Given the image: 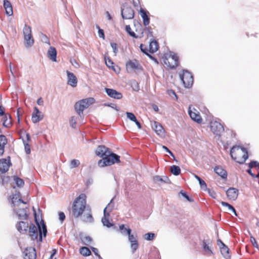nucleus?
Instances as JSON below:
<instances>
[{
    "mask_svg": "<svg viewBox=\"0 0 259 259\" xmlns=\"http://www.w3.org/2000/svg\"><path fill=\"white\" fill-rule=\"evenodd\" d=\"M87 208L86 196L84 194H81L73 202L72 208V214L75 218L80 217Z\"/></svg>",
    "mask_w": 259,
    "mask_h": 259,
    "instance_id": "nucleus-1",
    "label": "nucleus"
},
{
    "mask_svg": "<svg viewBox=\"0 0 259 259\" xmlns=\"http://www.w3.org/2000/svg\"><path fill=\"white\" fill-rule=\"evenodd\" d=\"M230 154L232 158L237 163L242 164L248 158V152L242 147L235 146H233L230 151Z\"/></svg>",
    "mask_w": 259,
    "mask_h": 259,
    "instance_id": "nucleus-2",
    "label": "nucleus"
},
{
    "mask_svg": "<svg viewBox=\"0 0 259 259\" xmlns=\"http://www.w3.org/2000/svg\"><path fill=\"white\" fill-rule=\"evenodd\" d=\"M119 162L120 156L115 153H111L110 151L103 158L98 161V165L100 167H103Z\"/></svg>",
    "mask_w": 259,
    "mask_h": 259,
    "instance_id": "nucleus-3",
    "label": "nucleus"
},
{
    "mask_svg": "<svg viewBox=\"0 0 259 259\" xmlns=\"http://www.w3.org/2000/svg\"><path fill=\"white\" fill-rule=\"evenodd\" d=\"M162 60L163 65L168 68H174L179 64L178 57L173 52H169V54L165 55Z\"/></svg>",
    "mask_w": 259,
    "mask_h": 259,
    "instance_id": "nucleus-4",
    "label": "nucleus"
},
{
    "mask_svg": "<svg viewBox=\"0 0 259 259\" xmlns=\"http://www.w3.org/2000/svg\"><path fill=\"white\" fill-rule=\"evenodd\" d=\"M95 100L93 98H89L84 99H82L79 102L76 103L74 107L78 114L81 116L82 114L83 110L88 107L94 103Z\"/></svg>",
    "mask_w": 259,
    "mask_h": 259,
    "instance_id": "nucleus-5",
    "label": "nucleus"
},
{
    "mask_svg": "<svg viewBox=\"0 0 259 259\" xmlns=\"http://www.w3.org/2000/svg\"><path fill=\"white\" fill-rule=\"evenodd\" d=\"M23 32L25 46L26 48H30L34 43L31 27L28 25H25Z\"/></svg>",
    "mask_w": 259,
    "mask_h": 259,
    "instance_id": "nucleus-6",
    "label": "nucleus"
},
{
    "mask_svg": "<svg viewBox=\"0 0 259 259\" xmlns=\"http://www.w3.org/2000/svg\"><path fill=\"white\" fill-rule=\"evenodd\" d=\"M33 209L34 211L35 221L36 225H37L39 230V241L41 242L42 235L45 237L46 236L47 232V227L44 223V221L41 219L39 220V219L37 217L36 213L34 207H33Z\"/></svg>",
    "mask_w": 259,
    "mask_h": 259,
    "instance_id": "nucleus-7",
    "label": "nucleus"
},
{
    "mask_svg": "<svg viewBox=\"0 0 259 259\" xmlns=\"http://www.w3.org/2000/svg\"><path fill=\"white\" fill-rule=\"evenodd\" d=\"M181 80L182 81L185 88H190L193 82V76L189 72L184 70L182 74H180Z\"/></svg>",
    "mask_w": 259,
    "mask_h": 259,
    "instance_id": "nucleus-8",
    "label": "nucleus"
},
{
    "mask_svg": "<svg viewBox=\"0 0 259 259\" xmlns=\"http://www.w3.org/2000/svg\"><path fill=\"white\" fill-rule=\"evenodd\" d=\"M121 15L124 19H132L134 17V11L131 7L124 5L121 10Z\"/></svg>",
    "mask_w": 259,
    "mask_h": 259,
    "instance_id": "nucleus-9",
    "label": "nucleus"
},
{
    "mask_svg": "<svg viewBox=\"0 0 259 259\" xmlns=\"http://www.w3.org/2000/svg\"><path fill=\"white\" fill-rule=\"evenodd\" d=\"M28 209L27 207H26L24 208L22 206V205H19V206L15 208H13L14 211L18 216L19 219L20 220H25L27 218Z\"/></svg>",
    "mask_w": 259,
    "mask_h": 259,
    "instance_id": "nucleus-10",
    "label": "nucleus"
},
{
    "mask_svg": "<svg viewBox=\"0 0 259 259\" xmlns=\"http://www.w3.org/2000/svg\"><path fill=\"white\" fill-rule=\"evenodd\" d=\"M11 204L13 208L19 206L20 205L26 204V202L22 200L21 194L19 192L11 197Z\"/></svg>",
    "mask_w": 259,
    "mask_h": 259,
    "instance_id": "nucleus-11",
    "label": "nucleus"
},
{
    "mask_svg": "<svg viewBox=\"0 0 259 259\" xmlns=\"http://www.w3.org/2000/svg\"><path fill=\"white\" fill-rule=\"evenodd\" d=\"M210 128L212 132L216 135H220L224 130L223 125L216 121H212L210 122Z\"/></svg>",
    "mask_w": 259,
    "mask_h": 259,
    "instance_id": "nucleus-12",
    "label": "nucleus"
},
{
    "mask_svg": "<svg viewBox=\"0 0 259 259\" xmlns=\"http://www.w3.org/2000/svg\"><path fill=\"white\" fill-rule=\"evenodd\" d=\"M189 114L191 118L194 121L198 123H201L202 121V119L200 116L199 112L195 109L193 108L191 109V107H189Z\"/></svg>",
    "mask_w": 259,
    "mask_h": 259,
    "instance_id": "nucleus-13",
    "label": "nucleus"
},
{
    "mask_svg": "<svg viewBox=\"0 0 259 259\" xmlns=\"http://www.w3.org/2000/svg\"><path fill=\"white\" fill-rule=\"evenodd\" d=\"M80 217L81 220L84 223L90 224L94 222V218L92 214L91 209L89 207L87 208Z\"/></svg>",
    "mask_w": 259,
    "mask_h": 259,
    "instance_id": "nucleus-14",
    "label": "nucleus"
},
{
    "mask_svg": "<svg viewBox=\"0 0 259 259\" xmlns=\"http://www.w3.org/2000/svg\"><path fill=\"white\" fill-rule=\"evenodd\" d=\"M8 159L5 158L0 159V172L2 173L6 172L11 165L10 157L8 156Z\"/></svg>",
    "mask_w": 259,
    "mask_h": 259,
    "instance_id": "nucleus-15",
    "label": "nucleus"
},
{
    "mask_svg": "<svg viewBox=\"0 0 259 259\" xmlns=\"http://www.w3.org/2000/svg\"><path fill=\"white\" fill-rule=\"evenodd\" d=\"M44 118V114L37 107H34V112L32 114L31 120L34 123H36L41 120Z\"/></svg>",
    "mask_w": 259,
    "mask_h": 259,
    "instance_id": "nucleus-16",
    "label": "nucleus"
},
{
    "mask_svg": "<svg viewBox=\"0 0 259 259\" xmlns=\"http://www.w3.org/2000/svg\"><path fill=\"white\" fill-rule=\"evenodd\" d=\"M24 259H36V253L35 249L32 247L26 248L24 252Z\"/></svg>",
    "mask_w": 259,
    "mask_h": 259,
    "instance_id": "nucleus-17",
    "label": "nucleus"
},
{
    "mask_svg": "<svg viewBox=\"0 0 259 259\" xmlns=\"http://www.w3.org/2000/svg\"><path fill=\"white\" fill-rule=\"evenodd\" d=\"M109 152H110V150L108 148L104 145H99L97 148L95 153L98 156L103 158L107 154H109Z\"/></svg>",
    "mask_w": 259,
    "mask_h": 259,
    "instance_id": "nucleus-18",
    "label": "nucleus"
},
{
    "mask_svg": "<svg viewBox=\"0 0 259 259\" xmlns=\"http://www.w3.org/2000/svg\"><path fill=\"white\" fill-rule=\"evenodd\" d=\"M126 68L128 72L141 69V67L137 61H129L126 64Z\"/></svg>",
    "mask_w": 259,
    "mask_h": 259,
    "instance_id": "nucleus-19",
    "label": "nucleus"
},
{
    "mask_svg": "<svg viewBox=\"0 0 259 259\" xmlns=\"http://www.w3.org/2000/svg\"><path fill=\"white\" fill-rule=\"evenodd\" d=\"M67 76V83L72 87H76L77 84V79L75 75L72 72L66 71Z\"/></svg>",
    "mask_w": 259,
    "mask_h": 259,
    "instance_id": "nucleus-20",
    "label": "nucleus"
},
{
    "mask_svg": "<svg viewBox=\"0 0 259 259\" xmlns=\"http://www.w3.org/2000/svg\"><path fill=\"white\" fill-rule=\"evenodd\" d=\"M218 245L220 246L221 252L224 257L229 258L230 255L229 254V249L228 247L220 240H218Z\"/></svg>",
    "mask_w": 259,
    "mask_h": 259,
    "instance_id": "nucleus-21",
    "label": "nucleus"
},
{
    "mask_svg": "<svg viewBox=\"0 0 259 259\" xmlns=\"http://www.w3.org/2000/svg\"><path fill=\"white\" fill-rule=\"evenodd\" d=\"M152 127L158 136L160 137H164V130L162 126L159 123L154 121L152 124Z\"/></svg>",
    "mask_w": 259,
    "mask_h": 259,
    "instance_id": "nucleus-22",
    "label": "nucleus"
},
{
    "mask_svg": "<svg viewBox=\"0 0 259 259\" xmlns=\"http://www.w3.org/2000/svg\"><path fill=\"white\" fill-rule=\"evenodd\" d=\"M105 91L106 94L111 98L120 99L122 97L121 93L118 92L115 90L106 88Z\"/></svg>",
    "mask_w": 259,
    "mask_h": 259,
    "instance_id": "nucleus-23",
    "label": "nucleus"
},
{
    "mask_svg": "<svg viewBox=\"0 0 259 259\" xmlns=\"http://www.w3.org/2000/svg\"><path fill=\"white\" fill-rule=\"evenodd\" d=\"M226 194L230 200H235L238 195V190L234 188H230L226 191Z\"/></svg>",
    "mask_w": 259,
    "mask_h": 259,
    "instance_id": "nucleus-24",
    "label": "nucleus"
},
{
    "mask_svg": "<svg viewBox=\"0 0 259 259\" xmlns=\"http://www.w3.org/2000/svg\"><path fill=\"white\" fill-rule=\"evenodd\" d=\"M48 57L52 61H57V51L53 47H50L47 52Z\"/></svg>",
    "mask_w": 259,
    "mask_h": 259,
    "instance_id": "nucleus-25",
    "label": "nucleus"
},
{
    "mask_svg": "<svg viewBox=\"0 0 259 259\" xmlns=\"http://www.w3.org/2000/svg\"><path fill=\"white\" fill-rule=\"evenodd\" d=\"M29 235L31 237L32 240H35L37 239L38 237V229L33 224H31L29 226Z\"/></svg>",
    "mask_w": 259,
    "mask_h": 259,
    "instance_id": "nucleus-26",
    "label": "nucleus"
},
{
    "mask_svg": "<svg viewBox=\"0 0 259 259\" xmlns=\"http://www.w3.org/2000/svg\"><path fill=\"white\" fill-rule=\"evenodd\" d=\"M4 7L6 11V13L8 16H12L13 14V8L11 4L8 0L4 1Z\"/></svg>",
    "mask_w": 259,
    "mask_h": 259,
    "instance_id": "nucleus-27",
    "label": "nucleus"
},
{
    "mask_svg": "<svg viewBox=\"0 0 259 259\" xmlns=\"http://www.w3.org/2000/svg\"><path fill=\"white\" fill-rule=\"evenodd\" d=\"M18 231L21 233H25L27 232L28 228V224L27 223L21 221L19 222V225L17 226Z\"/></svg>",
    "mask_w": 259,
    "mask_h": 259,
    "instance_id": "nucleus-28",
    "label": "nucleus"
},
{
    "mask_svg": "<svg viewBox=\"0 0 259 259\" xmlns=\"http://www.w3.org/2000/svg\"><path fill=\"white\" fill-rule=\"evenodd\" d=\"M214 170L219 176L223 179H226L227 177V171L221 166H217L214 168Z\"/></svg>",
    "mask_w": 259,
    "mask_h": 259,
    "instance_id": "nucleus-29",
    "label": "nucleus"
},
{
    "mask_svg": "<svg viewBox=\"0 0 259 259\" xmlns=\"http://www.w3.org/2000/svg\"><path fill=\"white\" fill-rule=\"evenodd\" d=\"M140 13L141 16L143 19L144 25L145 26L148 25L150 23V20L148 16L147 15L146 12L144 10L141 9Z\"/></svg>",
    "mask_w": 259,
    "mask_h": 259,
    "instance_id": "nucleus-30",
    "label": "nucleus"
},
{
    "mask_svg": "<svg viewBox=\"0 0 259 259\" xmlns=\"http://www.w3.org/2000/svg\"><path fill=\"white\" fill-rule=\"evenodd\" d=\"M26 140H23V141L24 145L25 152L26 153V154H29L30 153L31 150L30 145L28 143L30 140V136L28 134H26Z\"/></svg>",
    "mask_w": 259,
    "mask_h": 259,
    "instance_id": "nucleus-31",
    "label": "nucleus"
},
{
    "mask_svg": "<svg viewBox=\"0 0 259 259\" xmlns=\"http://www.w3.org/2000/svg\"><path fill=\"white\" fill-rule=\"evenodd\" d=\"M109 212L104 213V217L102 219V222L104 226L108 228L111 227L113 225L110 223L109 221Z\"/></svg>",
    "mask_w": 259,
    "mask_h": 259,
    "instance_id": "nucleus-32",
    "label": "nucleus"
},
{
    "mask_svg": "<svg viewBox=\"0 0 259 259\" xmlns=\"http://www.w3.org/2000/svg\"><path fill=\"white\" fill-rule=\"evenodd\" d=\"M158 43L155 40L151 41L149 44V51L153 53L156 52L158 50Z\"/></svg>",
    "mask_w": 259,
    "mask_h": 259,
    "instance_id": "nucleus-33",
    "label": "nucleus"
},
{
    "mask_svg": "<svg viewBox=\"0 0 259 259\" xmlns=\"http://www.w3.org/2000/svg\"><path fill=\"white\" fill-rule=\"evenodd\" d=\"M3 124L5 127H10L12 125V120L10 116H5L3 118Z\"/></svg>",
    "mask_w": 259,
    "mask_h": 259,
    "instance_id": "nucleus-34",
    "label": "nucleus"
},
{
    "mask_svg": "<svg viewBox=\"0 0 259 259\" xmlns=\"http://www.w3.org/2000/svg\"><path fill=\"white\" fill-rule=\"evenodd\" d=\"M114 198H113L108 203L107 206L104 209V213H109L112 211L114 208V204L113 203Z\"/></svg>",
    "mask_w": 259,
    "mask_h": 259,
    "instance_id": "nucleus-35",
    "label": "nucleus"
},
{
    "mask_svg": "<svg viewBox=\"0 0 259 259\" xmlns=\"http://www.w3.org/2000/svg\"><path fill=\"white\" fill-rule=\"evenodd\" d=\"M221 203L222 206L227 208V210L231 211L236 216L237 215L236 210L233 206L224 201H222Z\"/></svg>",
    "mask_w": 259,
    "mask_h": 259,
    "instance_id": "nucleus-36",
    "label": "nucleus"
},
{
    "mask_svg": "<svg viewBox=\"0 0 259 259\" xmlns=\"http://www.w3.org/2000/svg\"><path fill=\"white\" fill-rule=\"evenodd\" d=\"M130 242L131 244L130 247L131 249V251L132 253H134L137 250L139 247L138 240H134V241H132Z\"/></svg>",
    "mask_w": 259,
    "mask_h": 259,
    "instance_id": "nucleus-37",
    "label": "nucleus"
},
{
    "mask_svg": "<svg viewBox=\"0 0 259 259\" xmlns=\"http://www.w3.org/2000/svg\"><path fill=\"white\" fill-rule=\"evenodd\" d=\"M193 176H194V178L196 179H197L198 180V181L199 182L200 187L202 189H204V190L206 189L207 188V185H206L205 182L203 180H202L199 177H198L197 175H196L195 174H193Z\"/></svg>",
    "mask_w": 259,
    "mask_h": 259,
    "instance_id": "nucleus-38",
    "label": "nucleus"
},
{
    "mask_svg": "<svg viewBox=\"0 0 259 259\" xmlns=\"http://www.w3.org/2000/svg\"><path fill=\"white\" fill-rule=\"evenodd\" d=\"M170 172L175 176H178L181 172V169L178 166L172 165L170 167Z\"/></svg>",
    "mask_w": 259,
    "mask_h": 259,
    "instance_id": "nucleus-39",
    "label": "nucleus"
},
{
    "mask_svg": "<svg viewBox=\"0 0 259 259\" xmlns=\"http://www.w3.org/2000/svg\"><path fill=\"white\" fill-rule=\"evenodd\" d=\"M82 243L86 245H89L92 242V238L89 236H85L81 238Z\"/></svg>",
    "mask_w": 259,
    "mask_h": 259,
    "instance_id": "nucleus-40",
    "label": "nucleus"
},
{
    "mask_svg": "<svg viewBox=\"0 0 259 259\" xmlns=\"http://www.w3.org/2000/svg\"><path fill=\"white\" fill-rule=\"evenodd\" d=\"M125 30L126 32L131 36L134 38H137L138 36L135 34V33L131 29V28L129 25H126L125 27Z\"/></svg>",
    "mask_w": 259,
    "mask_h": 259,
    "instance_id": "nucleus-41",
    "label": "nucleus"
},
{
    "mask_svg": "<svg viewBox=\"0 0 259 259\" xmlns=\"http://www.w3.org/2000/svg\"><path fill=\"white\" fill-rule=\"evenodd\" d=\"M80 253L83 256H89L91 254L90 250L87 247H82L80 249Z\"/></svg>",
    "mask_w": 259,
    "mask_h": 259,
    "instance_id": "nucleus-42",
    "label": "nucleus"
},
{
    "mask_svg": "<svg viewBox=\"0 0 259 259\" xmlns=\"http://www.w3.org/2000/svg\"><path fill=\"white\" fill-rule=\"evenodd\" d=\"M203 249L207 254L210 255L212 253L210 248L205 241H203Z\"/></svg>",
    "mask_w": 259,
    "mask_h": 259,
    "instance_id": "nucleus-43",
    "label": "nucleus"
},
{
    "mask_svg": "<svg viewBox=\"0 0 259 259\" xmlns=\"http://www.w3.org/2000/svg\"><path fill=\"white\" fill-rule=\"evenodd\" d=\"M119 229L123 235H128L131 232V230L130 228H124V225H121L119 226Z\"/></svg>",
    "mask_w": 259,
    "mask_h": 259,
    "instance_id": "nucleus-44",
    "label": "nucleus"
},
{
    "mask_svg": "<svg viewBox=\"0 0 259 259\" xmlns=\"http://www.w3.org/2000/svg\"><path fill=\"white\" fill-rule=\"evenodd\" d=\"M77 120V117L75 116H71L69 120L70 125L73 128H75L76 127Z\"/></svg>",
    "mask_w": 259,
    "mask_h": 259,
    "instance_id": "nucleus-45",
    "label": "nucleus"
},
{
    "mask_svg": "<svg viewBox=\"0 0 259 259\" xmlns=\"http://www.w3.org/2000/svg\"><path fill=\"white\" fill-rule=\"evenodd\" d=\"M80 164V162L78 160L73 159L70 161V167L72 168L78 166Z\"/></svg>",
    "mask_w": 259,
    "mask_h": 259,
    "instance_id": "nucleus-46",
    "label": "nucleus"
},
{
    "mask_svg": "<svg viewBox=\"0 0 259 259\" xmlns=\"http://www.w3.org/2000/svg\"><path fill=\"white\" fill-rule=\"evenodd\" d=\"M155 237V234L152 233H148L145 234L144 238L148 241L152 240Z\"/></svg>",
    "mask_w": 259,
    "mask_h": 259,
    "instance_id": "nucleus-47",
    "label": "nucleus"
},
{
    "mask_svg": "<svg viewBox=\"0 0 259 259\" xmlns=\"http://www.w3.org/2000/svg\"><path fill=\"white\" fill-rule=\"evenodd\" d=\"M131 87L135 91H138L139 90V84L136 80H133L131 82Z\"/></svg>",
    "mask_w": 259,
    "mask_h": 259,
    "instance_id": "nucleus-48",
    "label": "nucleus"
},
{
    "mask_svg": "<svg viewBox=\"0 0 259 259\" xmlns=\"http://www.w3.org/2000/svg\"><path fill=\"white\" fill-rule=\"evenodd\" d=\"M15 182L16 184L18 187H22L24 185V183L22 179L19 178L18 177H16L14 179Z\"/></svg>",
    "mask_w": 259,
    "mask_h": 259,
    "instance_id": "nucleus-49",
    "label": "nucleus"
},
{
    "mask_svg": "<svg viewBox=\"0 0 259 259\" xmlns=\"http://www.w3.org/2000/svg\"><path fill=\"white\" fill-rule=\"evenodd\" d=\"M126 115L127 118L131 121H133L136 120V117L133 113L126 112Z\"/></svg>",
    "mask_w": 259,
    "mask_h": 259,
    "instance_id": "nucleus-50",
    "label": "nucleus"
},
{
    "mask_svg": "<svg viewBox=\"0 0 259 259\" xmlns=\"http://www.w3.org/2000/svg\"><path fill=\"white\" fill-rule=\"evenodd\" d=\"M105 61L106 65L109 68H113V62L109 58L105 57Z\"/></svg>",
    "mask_w": 259,
    "mask_h": 259,
    "instance_id": "nucleus-51",
    "label": "nucleus"
},
{
    "mask_svg": "<svg viewBox=\"0 0 259 259\" xmlns=\"http://www.w3.org/2000/svg\"><path fill=\"white\" fill-rule=\"evenodd\" d=\"M96 28L98 29V35L100 38L105 39V35L104 30L100 28L98 25H96Z\"/></svg>",
    "mask_w": 259,
    "mask_h": 259,
    "instance_id": "nucleus-52",
    "label": "nucleus"
},
{
    "mask_svg": "<svg viewBox=\"0 0 259 259\" xmlns=\"http://www.w3.org/2000/svg\"><path fill=\"white\" fill-rule=\"evenodd\" d=\"M7 143L6 137L4 135H0V144L5 146Z\"/></svg>",
    "mask_w": 259,
    "mask_h": 259,
    "instance_id": "nucleus-53",
    "label": "nucleus"
},
{
    "mask_svg": "<svg viewBox=\"0 0 259 259\" xmlns=\"http://www.w3.org/2000/svg\"><path fill=\"white\" fill-rule=\"evenodd\" d=\"M154 180L155 182L160 183L162 182L166 183V181L163 180V179L161 178L160 176H157L154 177Z\"/></svg>",
    "mask_w": 259,
    "mask_h": 259,
    "instance_id": "nucleus-54",
    "label": "nucleus"
},
{
    "mask_svg": "<svg viewBox=\"0 0 259 259\" xmlns=\"http://www.w3.org/2000/svg\"><path fill=\"white\" fill-rule=\"evenodd\" d=\"M41 39L43 42L49 45H50V40H49V38L46 35L42 34Z\"/></svg>",
    "mask_w": 259,
    "mask_h": 259,
    "instance_id": "nucleus-55",
    "label": "nucleus"
},
{
    "mask_svg": "<svg viewBox=\"0 0 259 259\" xmlns=\"http://www.w3.org/2000/svg\"><path fill=\"white\" fill-rule=\"evenodd\" d=\"M144 45L143 44H141L140 45V49L141 50V51L142 52H143L144 54H145L146 55H148V56H149L150 57H152L151 56H150L148 54V52H147V50L146 48H144Z\"/></svg>",
    "mask_w": 259,
    "mask_h": 259,
    "instance_id": "nucleus-56",
    "label": "nucleus"
},
{
    "mask_svg": "<svg viewBox=\"0 0 259 259\" xmlns=\"http://www.w3.org/2000/svg\"><path fill=\"white\" fill-rule=\"evenodd\" d=\"M111 46L113 49V52L116 55L118 52V49L117 48V45L115 43L112 42L111 43Z\"/></svg>",
    "mask_w": 259,
    "mask_h": 259,
    "instance_id": "nucleus-57",
    "label": "nucleus"
},
{
    "mask_svg": "<svg viewBox=\"0 0 259 259\" xmlns=\"http://www.w3.org/2000/svg\"><path fill=\"white\" fill-rule=\"evenodd\" d=\"M59 218L60 221L61 222H63L64 221V220L65 219V215L64 213L63 212H59Z\"/></svg>",
    "mask_w": 259,
    "mask_h": 259,
    "instance_id": "nucleus-58",
    "label": "nucleus"
},
{
    "mask_svg": "<svg viewBox=\"0 0 259 259\" xmlns=\"http://www.w3.org/2000/svg\"><path fill=\"white\" fill-rule=\"evenodd\" d=\"M180 193H181V194H182V195L184 197H185V198H186L188 201H190V202L193 201V200H192V199H190V198H189V197L187 195V194L185 192H183V191H181V192H180Z\"/></svg>",
    "mask_w": 259,
    "mask_h": 259,
    "instance_id": "nucleus-59",
    "label": "nucleus"
},
{
    "mask_svg": "<svg viewBox=\"0 0 259 259\" xmlns=\"http://www.w3.org/2000/svg\"><path fill=\"white\" fill-rule=\"evenodd\" d=\"M250 241L254 247H258L257 243L254 237H251Z\"/></svg>",
    "mask_w": 259,
    "mask_h": 259,
    "instance_id": "nucleus-60",
    "label": "nucleus"
},
{
    "mask_svg": "<svg viewBox=\"0 0 259 259\" xmlns=\"http://www.w3.org/2000/svg\"><path fill=\"white\" fill-rule=\"evenodd\" d=\"M128 241L130 242L132 241H134V240H137V236H134V235L131 234V233L128 235Z\"/></svg>",
    "mask_w": 259,
    "mask_h": 259,
    "instance_id": "nucleus-61",
    "label": "nucleus"
},
{
    "mask_svg": "<svg viewBox=\"0 0 259 259\" xmlns=\"http://www.w3.org/2000/svg\"><path fill=\"white\" fill-rule=\"evenodd\" d=\"M56 252L57 250L56 249H53L49 259H56V258H54V256L56 254Z\"/></svg>",
    "mask_w": 259,
    "mask_h": 259,
    "instance_id": "nucleus-62",
    "label": "nucleus"
},
{
    "mask_svg": "<svg viewBox=\"0 0 259 259\" xmlns=\"http://www.w3.org/2000/svg\"><path fill=\"white\" fill-rule=\"evenodd\" d=\"M71 63L75 68H78L79 66L78 63L75 60H71Z\"/></svg>",
    "mask_w": 259,
    "mask_h": 259,
    "instance_id": "nucleus-63",
    "label": "nucleus"
},
{
    "mask_svg": "<svg viewBox=\"0 0 259 259\" xmlns=\"http://www.w3.org/2000/svg\"><path fill=\"white\" fill-rule=\"evenodd\" d=\"M5 151V146L0 144V156L3 155Z\"/></svg>",
    "mask_w": 259,
    "mask_h": 259,
    "instance_id": "nucleus-64",
    "label": "nucleus"
}]
</instances>
